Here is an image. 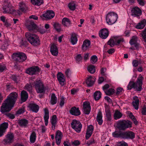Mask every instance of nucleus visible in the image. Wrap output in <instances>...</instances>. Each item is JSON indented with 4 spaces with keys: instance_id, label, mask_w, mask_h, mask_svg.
<instances>
[{
    "instance_id": "1",
    "label": "nucleus",
    "mask_w": 146,
    "mask_h": 146,
    "mask_svg": "<svg viewBox=\"0 0 146 146\" xmlns=\"http://www.w3.org/2000/svg\"><path fill=\"white\" fill-rule=\"evenodd\" d=\"M18 98V94L15 92L11 93L3 103L1 107V111L2 113L9 111L14 106Z\"/></svg>"
},
{
    "instance_id": "2",
    "label": "nucleus",
    "mask_w": 146,
    "mask_h": 146,
    "mask_svg": "<svg viewBox=\"0 0 146 146\" xmlns=\"http://www.w3.org/2000/svg\"><path fill=\"white\" fill-rule=\"evenodd\" d=\"M143 77L140 74L138 77L136 82H134L133 81L129 82L127 86V90H130L133 88L136 91H141L142 89L143 80Z\"/></svg>"
},
{
    "instance_id": "3",
    "label": "nucleus",
    "mask_w": 146,
    "mask_h": 146,
    "mask_svg": "<svg viewBox=\"0 0 146 146\" xmlns=\"http://www.w3.org/2000/svg\"><path fill=\"white\" fill-rule=\"evenodd\" d=\"M25 36L28 41L32 45L35 46L40 45V41L39 37L37 35L27 32L26 33Z\"/></svg>"
},
{
    "instance_id": "4",
    "label": "nucleus",
    "mask_w": 146,
    "mask_h": 146,
    "mask_svg": "<svg viewBox=\"0 0 146 146\" xmlns=\"http://www.w3.org/2000/svg\"><path fill=\"white\" fill-rule=\"evenodd\" d=\"M132 122L128 120H120L117 121V128L120 130H124L132 127Z\"/></svg>"
},
{
    "instance_id": "5",
    "label": "nucleus",
    "mask_w": 146,
    "mask_h": 146,
    "mask_svg": "<svg viewBox=\"0 0 146 146\" xmlns=\"http://www.w3.org/2000/svg\"><path fill=\"white\" fill-rule=\"evenodd\" d=\"M3 10L4 13H9L11 14H14L17 13L19 15L21 14L19 10L16 11L14 9H12V6L9 2H5L3 7Z\"/></svg>"
},
{
    "instance_id": "6",
    "label": "nucleus",
    "mask_w": 146,
    "mask_h": 146,
    "mask_svg": "<svg viewBox=\"0 0 146 146\" xmlns=\"http://www.w3.org/2000/svg\"><path fill=\"white\" fill-rule=\"evenodd\" d=\"M117 18L118 15L116 13L113 12H110L106 16V22L109 25H112L116 22Z\"/></svg>"
},
{
    "instance_id": "7",
    "label": "nucleus",
    "mask_w": 146,
    "mask_h": 146,
    "mask_svg": "<svg viewBox=\"0 0 146 146\" xmlns=\"http://www.w3.org/2000/svg\"><path fill=\"white\" fill-rule=\"evenodd\" d=\"M12 57L14 61L17 62H23L26 60L27 56L24 53L19 52L13 53Z\"/></svg>"
},
{
    "instance_id": "8",
    "label": "nucleus",
    "mask_w": 146,
    "mask_h": 146,
    "mask_svg": "<svg viewBox=\"0 0 146 146\" xmlns=\"http://www.w3.org/2000/svg\"><path fill=\"white\" fill-rule=\"evenodd\" d=\"M34 86L38 93H44L45 90V88L44 83L40 80L34 82Z\"/></svg>"
},
{
    "instance_id": "9",
    "label": "nucleus",
    "mask_w": 146,
    "mask_h": 146,
    "mask_svg": "<svg viewBox=\"0 0 146 146\" xmlns=\"http://www.w3.org/2000/svg\"><path fill=\"white\" fill-rule=\"evenodd\" d=\"M71 127L76 132L80 133L82 128V125L79 121L74 119L71 124Z\"/></svg>"
},
{
    "instance_id": "10",
    "label": "nucleus",
    "mask_w": 146,
    "mask_h": 146,
    "mask_svg": "<svg viewBox=\"0 0 146 146\" xmlns=\"http://www.w3.org/2000/svg\"><path fill=\"white\" fill-rule=\"evenodd\" d=\"M39 72L40 69L37 66H33L28 68L25 71L26 73L31 75H36Z\"/></svg>"
},
{
    "instance_id": "11",
    "label": "nucleus",
    "mask_w": 146,
    "mask_h": 146,
    "mask_svg": "<svg viewBox=\"0 0 146 146\" xmlns=\"http://www.w3.org/2000/svg\"><path fill=\"white\" fill-rule=\"evenodd\" d=\"M14 134L11 133H8L5 136V138L3 140L4 142L6 144L12 143L13 141Z\"/></svg>"
},
{
    "instance_id": "12",
    "label": "nucleus",
    "mask_w": 146,
    "mask_h": 146,
    "mask_svg": "<svg viewBox=\"0 0 146 146\" xmlns=\"http://www.w3.org/2000/svg\"><path fill=\"white\" fill-rule=\"evenodd\" d=\"M135 137V134L133 132L130 131H123V139H132L134 138Z\"/></svg>"
},
{
    "instance_id": "13",
    "label": "nucleus",
    "mask_w": 146,
    "mask_h": 146,
    "mask_svg": "<svg viewBox=\"0 0 146 146\" xmlns=\"http://www.w3.org/2000/svg\"><path fill=\"white\" fill-rule=\"evenodd\" d=\"M131 15L134 17H138L141 14V9L137 7L133 8L131 10Z\"/></svg>"
},
{
    "instance_id": "14",
    "label": "nucleus",
    "mask_w": 146,
    "mask_h": 146,
    "mask_svg": "<svg viewBox=\"0 0 146 146\" xmlns=\"http://www.w3.org/2000/svg\"><path fill=\"white\" fill-rule=\"evenodd\" d=\"M83 112L86 114H89L91 111V107L89 102L85 101L83 104Z\"/></svg>"
},
{
    "instance_id": "15",
    "label": "nucleus",
    "mask_w": 146,
    "mask_h": 146,
    "mask_svg": "<svg viewBox=\"0 0 146 146\" xmlns=\"http://www.w3.org/2000/svg\"><path fill=\"white\" fill-rule=\"evenodd\" d=\"M42 16L46 19H52L55 15L54 11L52 10H48L42 15Z\"/></svg>"
},
{
    "instance_id": "16",
    "label": "nucleus",
    "mask_w": 146,
    "mask_h": 146,
    "mask_svg": "<svg viewBox=\"0 0 146 146\" xmlns=\"http://www.w3.org/2000/svg\"><path fill=\"white\" fill-rule=\"evenodd\" d=\"M99 35L102 38L105 39L109 35L108 31L106 29H103L100 31Z\"/></svg>"
},
{
    "instance_id": "17",
    "label": "nucleus",
    "mask_w": 146,
    "mask_h": 146,
    "mask_svg": "<svg viewBox=\"0 0 146 146\" xmlns=\"http://www.w3.org/2000/svg\"><path fill=\"white\" fill-rule=\"evenodd\" d=\"M63 135L62 132L59 130L57 131L56 133L55 138L57 144L59 145L61 141Z\"/></svg>"
},
{
    "instance_id": "18",
    "label": "nucleus",
    "mask_w": 146,
    "mask_h": 146,
    "mask_svg": "<svg viewBox=\"0 0 146 146\" xmlns=\"http://www.w3.org/2000/svg\"><path fill=\"white\" fill-rule=\"evenodd\" d=\"M43 111L44 114V120L45 124V125L47 126L48 125V120L49 117V111L48 109L47 108H44Z\"/></svg>"
},
{
    "instance_id": "19",
    "label": "nucleus",
    "mask_w": 146,
    "mask_h": 146,
    "mask_svg": "<svg viewBox=\"0 0 146 146\" xmlns=\"http://www.w3.org/2000/svg\"><path fill=\"white\" fill-rule=\"evenodd\" d=\"M93 130L94 127L92 125H90L88 126L86 135V139H88L91 137Z\"/></svg>"
},
{
    "instance_id": "20",
    "label": "nucleus",
    "mask_w": 146,
    "mask_h": 146,
    "mask_svg": "<svg viewBox=\"0 0 146 146\" xmlns=\"http://www.w3.org/2000/svg\"><path fill=\"white\" fill-rule=\"evenodd\" d=\"M8 123L5 122L2 123L0 126V137L3 134L6 129L8 128Z\"/></svg>"
},
{
    "instance_id": "21",
    "label": "nucleus",
    "mask_w": 146,
    "mask_h": 146,
    "mask_svg": "<svg viewBox=\"0 0 146 146\" xmlns=\"http://www.w3.org/2000/svg\"><path fill=\"white\" fill-rule=\"evenodd\" d=\"M30 110L33 112L37 113L38 112L39 109V106L34 103H31L29 106Z\"/></svg>"
},
{
    "instance_id": "22",
    "label": "nucleus",
    "mask_w": 146,
    "mask_h": 146,
    "mask_svg": "<svg viewBox=\"0 0 146 146\" xmlns=\"http://www.w3.org/2000/svg\"><path fill=\"white\" fill-rule=\"evenodd\" d=\"M70 113L72 115L78 116L80 114V112L78 108L75 107L72 108L70 111Z\"/></svg>"
},
{
    "instance_id": "23",
    "label": "nucleus",
    "mask_w": 146,
    "mask_h": 146,
    "mask_svg": "<svg viewBox=\"0 0 146 146\" xmlns=\"http://www.w3.org/2000/svg\"><path fill=\"white\" fill-rule=\"evenodd\" d=\"M57 78L60 84L64 85L65 80L63 74L61 72L59 73L57 75Z\"/></svg>"
},
{
    "instance_id": "24",
    "label": "nucleus",
    "mask_w": 146,
    "mask_h": 146,
    "mask_svg": "<svg viewBox=\"0 0 146 146\" xmlns=\"http://www.w3.org/2000/svg\"><path fill=\"white\" fill-rule=\"evenodd\" d=\"M91 44L90 42L88 40H85L82 46V49L84 51H86L88 49Z\"/></svg>"
},
{
    "instance_id": "25",
    "label": "nucleus",
    "mask_w": 146,
    "mask_h": 146,
    "mask_svg": "<svg viewBox=\"0 0 146 146\" xmlns=\"http://www.w3.org/2000/svg\"><path fill=\"white\" fill-rule=\"evenodd\" d=\"M123 131H115L112 133L113 137L115 138L123 139Z\"/></svg>"
},
{
    "instance_id": "26",
    "label": "nucleus",
    "mask_w": 146,
    "mask_h": 146,
    "mask_svg": "<svg viewBox=\"0 0 146 146\" xmlns=\"http://www.w3.org/2000/svg\"><path fill=\"white\" fill-rule=\"evenodd\" d=\"M50 51L52 54L54 56H56L58 54V50L54 44H52L51 46Z\"/></svg>"
},
{
    "instance_id": "27",
    "label": "nucleus",
    "mask_w": 146,
    "mask_h": 146,
    "mask_svg": "<svg viewBox=\"0 0 146 146\" xmlns=\"http://www.w3.org/2000/svg\"><path fill=\"white\" fill-rule=\"evenodd\" d=\"M58 101V99L55 94L54 93L52 94L50 98V104L51 105H53L56 104Z\"/></svg>"
},
{
    "instance_id": "28",
    "label": "nucleus",
    "mask_w": 146,
    "mask_h": 146,
    "mask_svg": "<svg viewBox=\"0 0 146 146\" xmlns=\"http://www.w3.org/2000/svg\"><path fill=\"white\" fill-rule=\"evenodd\" d=\"M51 123L52 125V128L53 130H54L56 129V127L57 124V117L56 115H54L52 116L51 119Z\"/></svg>"
},
{
    "instance_id": "29",
    "label": "nucleus",
    "mask_w": 146,
    "mask_h": 146,
    "mask_svg": "<svg viewBox=\"0 0 146 146\" xmlns=\"http://www.w3.org/2000/svg\"><path fill=\"white\" fill-rule=\"evenodd\" d=\"M146 24V20L143 19L138 23L136 26V28L141 29L144 28Z\"/></svg>"
},
{
    "instance_id": "30",
    "label": "nucleus",
    "mask_w": 146,
    "mask_h": 146,
    "mask_svg": "<svg viewBox=\"0 0 146 146\" xmlns=\"http://www.w3.org/2000/svg\"><path fill=\"white\" fill-rule=\"evenodd\" d=\"M28 97V94L25 91L23 90L21 92V101L24 102L26 101Z\"/></svg>"
},
{
    "instance_id": "31",
    "label": "nucleus",
    "mask_w": 146,
    "mask_h": 146,
    "mask_svg": "<svg viewBox=\"0 0 146 146\" xmlns=\"http://www.w3.org/2000/svg\"><path fill=\"white\" fill-rule=\"evenodd\" d=\"M19 9L23 12H25L27 9V7L26 4L23 2H20L19 3Z\"/></svg>"
},
{
    "instance_id": "32",
    "label": "nucleus",
    "mask_w": 146,
    "mask_h": 146,
    "mask_svg": "<svg viewBox=\"0 0 146 146\" xmlns=\"http://www.w3.org/2000/svg\"><path fill=\"white\" fill-rule=\"evenodd\" d=\"M37 26L33 22L30 21L29 24L27 26V28L29 31H31L36 29Z\"/></svg>"
},
{
    "instance_id": "33",
    "label": "nucleus",
    "mask_w": 146,
    "mask_h": 146,
    "mask_svg": "<svg viewBox=\"0 0 146 146\" xmlns=\"http://www.w3.org/2000/svg\"><path fill=\"white\" fill-rule=\"evenodd\" d=\"M62 25L66 27H69L71 24L70 20L67 18H64L62 20Z\"/></svg>"
},
{
    "instance_id": "34",
    "label": "nucleus",
    "mask_w": 146,
    "mask_h": 146,
    "mask_svg": "<svg viewBox=\"0 0 146 146\" xmlns=\"http://www.w3.org/2000/svg\"><path fill=\"white\" fill-rule=\"evenodd\" d=\"M70 41L73 45L77 43L78 39L76 34L74 33L72 34Z\"/></svg>"
},
{
    "instance_id": "35",
    "label": "nucleus",
    "mask_w": 146,
    "mask_h": 146,
    "mask_svg": "<svg viewBox=\"0 0 146 146\" xmlns=\"http://www.w3.org/2000/svg\"><path fill=\"white\" fill-rule=\"evenodd\" d=\"M86 82V83L88 86H91L94 84V78L91 76H90L87 78Z\"/></svg>"
},
{
    "instance_id": "36",
    "label": "nucleus",
    "mask_w": 146,
    "mask_h": 146,
    "mask_svg": "<svg viewBox=\"0 0 146 146\" xmlns=\"http://www.w3.org/2000/svg\"><path fill=\"white\" fill-rule=\"evenodd\" d=\"M102 116L101 111H99L97 115L96 120L99 125H101L103 123Z\"/></svg>"
},
{
    "instance_id": "37",
    "label": "nucleus",
    "mask_w": 146,
    "mask_h": 146,
    "mask_svg": "<svg viewBox=\"0 0 146 146\" xmlns=\"http://www.w3.org/2000/svg\"><path fill=\"white\" fill-rule=\"evenodd\" d=\"M28 123V121L25 119L19 120L18 121L19 125L22 127H26Z\"/></svg>"
},
{
    "instance_id": "38",
    "label": "nucleus",
    "mask_w": 146,
    "mask_h": 146,
    "mask_svg": "<svg viewBox=\"0 0 146 146\" xmlns=\"http://www.w3.org/2000/svg\"><path fill=\"white\" fill-rule=\"evenodd\" d=\"M131 45V46L129 48V49L133 50H138L141 48L140 44L138 42Z\"/></svg>"
},
{
    "instance_id": "39",
    "label": "nucleus",
    "mask_w": 146,
    "mask_h": 146,
    "mask_svg": "<svg viewBox=\"0 0 146 146\" xmlns=\"http://www.w3.org/2000/svg\"><path fill=\"white\" fill-rule=\"evenodd\" d=\"M135 97L134 100L132 102L133 105L136 110H137L138 108L139 100L137 97Z\"/></svg>"
},
{
    "instance_id": "40",
    "label": "nucleus",
    "mask_w": 146,
    "mask_h": 146,
    "mask_svg": "<svg viewBox=\"0 0 146 146\" xmlns=\"http://www.w3.org/2000/svg\"><path fill=\"white\" fill-rule=\"evenodd\" d=\"M122 116V114L118 110L116 111L114 114V119L115 120L120 119Z\"/></svg>"
},
{
    "instance_id": "41",
    "label": "nucleus",
    "mask_w": 146,
    "mask_h": 146,
    "mask_svg": "<svg viewBox=\"0 0 146 146\" xmlns=\"http://www.w3.org/2000/svg\"><path fill=\"white\" fill-rule=\"evenodd\" d=\"M36 134L35 132L33 131L31 133L30 137V140L32 143H34L36 140Z\"/></svg>"
},
{
    "instance_id": "42",
    "label": "nucleus",
    "mask_w": 146,
    "mask_h": 146,
    "mask_svg": "<svg viewBox=\"0 0 146 146\" xmlns=\"http://www.w3.org/2000/svg\"><path fill=\"white\" fill-rule=\"evenodd\" d=\"M105 112L107 121H110L111 119V114L110 111L106 109L105 110Z\"/></svg>"
},
{
    "instance_id": "43",
    "label": "nucleus",
    "mask_w": 146,
    "mask_h": 146,
    "mask_svg": "<svg viewBox=\"0 0 146 146\" xmlns=\"http://www.w3.org/2000/svg\"><path fill=\"white\" fill-rule=\"evenodd\" d=\"M33 5L39 6L43 3V0H31Z\"/></svg>"
},
{
    "instance_id": "44",
    "label": "nucleus",
    "mask_w": 146,
    "mask_h": 146,
    "mask_svg": "<svg viewBox=\"0 0 146 146\" xmlns=\"http://www.w3.org/2000/svg\"><path fill=\"white\" fill-rule=\"evenodd\" d=\"M102 94L99 91H96L94 94V96L96 100H99L101 97Z\"/></svg>"
},
{
    "instance_id": "45",
    "label": "nucleus",
    "mask_w": 146,
    "mask_h": 146,
    "mask_svg": "<svg viewBox=\"0 0 146 146\" xmlns=\"http://www.w3.org/2000/svg\"><path fill=\"white\" fill-rule=\"evenodd\" d=\"M76 4L74 2L72 1L68 4V7L72 11H74L76 9Z\"/></svg>"
},
{
    "instance_id": "46",
    "label": "nucleus",
    "mask_w": 146,
    "mask_h": 146,
    "mask_svg": "<svg viewBox=\"0 0 146 146\" xmlns=\"http://www.w3.org/2000/svg\"><path fill=\"white\" fill-rule=\"evenodd\" d=\"M114 38L115 40V42L118 44L122 43L124 41L123 38L120 36H116L114 37Z\"/></svg>"
},
{
    "instance_id": "47",
    "label": "nucleus",
    "mask_w": 146,
    "mask_h": 146,
    "mask_svg": "<svg viewBox=\"0 0 146 146\" xmlns=\"http://www.w3.org/2000/svg\"><path fill=\"white\" fill-rule=\"evenodd\" d=\"M137 41L138 38L137 36H133L130 40L129 41V43L131 45H132L135 43L138 42Z\"/></svg>"
},
{
    "instance_id": "48",
    "label": "nucleus",
    "mask_w": 146,
    "mask_h": 146,
    "mask_svg": "<svg viewBox=\"0 0 146 146\" xmlns=\"http://www.w3.org/2000/svg\"><path fill=\"white\" fill-rule=\"evenodd\" d=\"M88 70L90 73L93 74L96 71L95 67L93 65H90L88 67Z\"/></svg>"
},
{
    "instance_id": "49",
    "label": "nucleus",
    "mask_w": 146,
    "mask_h": 146,
    "mask_svg": "<svg viewBox=\"0 0 146 146\" xmlns=\"http://www.w3.org/2000/svg\"><path fill=\"white\" fill-rule=\"evenodd\" d=\"M54 28L58 31H60L61 30L60 25L59 23H54L53 25Z\"/></svg>"
},
{
    "instance_id": "50",
    "label": "nucleus",
    "mask_w": 146,
    "mask_h": 146,
    "mask_svg": "<svg viewBox=\"0 0 146 146\" xmlns=\"http://www.w3.org/2000/svg\"><path fill=\"white\" fill-rule=\"evenodd\" d=\"M140 64V62L137 60H133L132 62V65L134 67H137L138 66V65Z\"/></svg>"
},
{
    "instance_id": "51",
    "label": "nucleus",
    "mask_w": 146,
    "mask_h": 146,
    "mask_svg": "<svg viewBox=\"0 0 146 146\" xmlns=\"http://www.w3.org/2000/svg\"><path fill=\"white\" fill-rule=\"evenodd\" d=\"M141 34L142 35L143 40L145 42H146V27L144 30L142 31Z\"/></svg>"
},
{
    "instance_id": "52",
    "label": "nucleus",
    "mask_w": 146,
    "mask_h": 146,
    "mask_svg": "<svg viewBox=\"0 0 146 146\" xmlns=\"http://www.w3.org/2000/svg\"><path fill=\"white\" fill-rule=\"evenodd\" d=\"M115 90L112 88H110L108 90L104 91L106 94L108 95L113 94Z\"/></svg>"
},
{
    "instance_id": "53",
    "label": "nucleus",
    "mask_w": 146,
    "mask_h": 146,
    "mask_svg": "<svg viewBox=\"0 0 146 146\" xmlns=\"http://www.w3.org/2000/svg\"><path fill=\"white\" fill-rule=\"evenodd\" d=\"M98 60V58L96 55H93L91 56L90 58L91 62L92 64H94Z\"/></svg>"
},
{
    "instance_id": "54",
    "label": "nucleus",
    "mask_w": 146,
    "mask_h": 146,
    "mask_svg": "<svg viewBox=\"0 0 146 146\" xmlns=\"http://www.w3.org/2000/svg\"><path fill=\"white\" fill-rule=\"evenodd\" d=\"M36 29L38 31L42 34L44 33L46 31V30L44 29L43 27L38 28L37 26Z\"/></svg>"
},
{
    "instance_id": "55",
    "label": "nucleus",
    "mask_w": 146,
    "mask_h": 146,
    "mask_svg": "<svg viewBox=\"0 0 146 146\" xmlns=\"http://www.w3.org/2000/svg\"><path fill=\"white\" fill-rule=\"evenodd\" d=\"M6 69V66L3 64H0V72H2Z\"/></svg>"
},
{
    "instance_id": "56",
    "label": "nucleus",
    "mask_w": 146,
    "mask_h": 146,
    "mask_svg": "<svg viewBox=\"0 0 146 146\" xmlns=\"http://www.w3.org/2000/svg\"><path fill=\"white\" fill-rule=\"evenodd\" d=\"M114 40L113 39H110L108 42V44L111 46H113L115 44Z\"/></svg>"
},
{
    "instance_id": "57",
    "label": "nucleus",
    "mask_w": 146,
    "mask_h": 146,
    "mask_svg": "<svg viewBox=\"0 0 146 146\" xmlns=\"http://www.w3.org/2000/svg\"><path fill=\"white\" fill-rule=\"evenodd\" d=\"M25 89L28 91H30L32 89V86L28 84H27L25 87Z\"/></svg>"
},
{
    "instance_id": "58",
    "label": "nucleus",
    "mask_w": 146,
    "mask_h": 146,
    "mask_svg": "<svg viewBox=\"0 0 146 146\" xmlns=\"http://www.w3.org/2000/svg\"><path fill=\"white\" fill-rule=\"evenodd\" d=\"M82 59V56L81 54H78L77 55L76 59L78 62L81 61Z\"/></svg>"
},
{
    "instance_id": "59",
    "label": "nucleus",
    "mask_w": 146,
    "mask_h": 146,
    "mask_svg": "<svg viewBox=\"0 0 146 146\" xmlns=\"http://www.w3.org/2000/svg\"><path fill=\"white\" fill-rule=\"evenodd\" d=\"M118 144L120 146H128L127 144L123 141L119 142Z\"/></svg>"
},
{
    "instance_id": "60",
    "label": "nucleus",
    "mask_w": 146,
    "mask_h": 146,
    "mask_svg": "<svg viewBox=\"0 0 146 146\" xmlns=\"http://www.w3.org/2000/svg\"><path fill=\"white\" fill-rule=\"evenodd\" d=\"M65 101V98L63 97H62L61 99L60 100V105L61 106H62L64 104V101Z\"/></svg>"
},
{
    "instance_id": "61",
    "label": "nucleus",
    "mask_w": 146,
    "mask_h": 146,
    "mask_svg": "<svg viewBox=\"0 0 146 146\" xmlns=\"http://www.w3.org/2000/svg\"><path fill=\"white\" fill-rule=\"evenodd\" d=\"M66 76L67 78H69L71 74V71L69 69H67L65 72Z\"/></svg>"
},
{
    "instance_id": "62",
    "label": "nucleus",
    "mask_w": 146,
    "mask_h": 146,
    "mask_svg": "<svg viewBox=\"0 0 146 146\" xmlns=\"http://www.w3.org/2000/svg\"><path fill=\"white\" fill-rule=\"evenodd\" d=\"M94 143V140L93 138H91L86 143V144L89 146Z\"/></svg>"
},
{
    "instance_id": "63",
    "label": "nucleus",
    "mask_w": 146,
    "mask_h": 146,
    "mask_svg": "<svg viewBox=\"0 0 146 146\" xmlns=\"http://www.w3.org/2000/svg\"><path fill=\"white\" fill-rule=\"evenodd\" d=\"M138 3L140 5L143 6L145 4V1L144 0H138L137 1Z\"/></svg>"
},
{
    "instance_id": "64",
    "label": "nucleus",
    "mask_w": 146,
    "mask_h": 146,
    "mask_svg": "<svg viewBox=\"0 0 146 146\" xmlns=\"http://www.w3.org/2000/svg\"><path fill=\"white\" fill-rule=\"evenodd\" d=\"M123 90V89L121 88H117V92L116 94L117 95L119 94L121 92H122Z\"/></svg>"
}]
</instances>
